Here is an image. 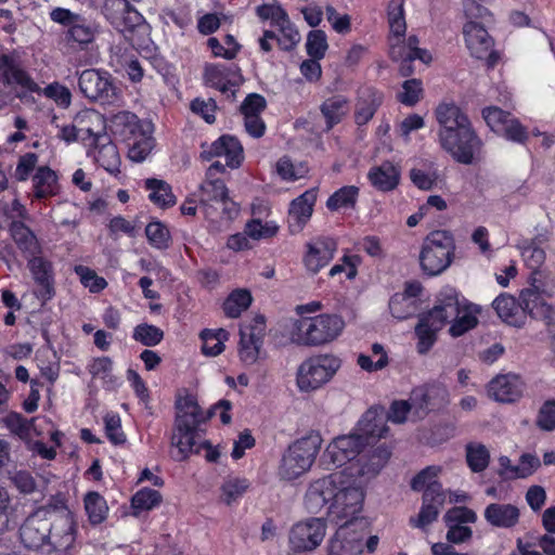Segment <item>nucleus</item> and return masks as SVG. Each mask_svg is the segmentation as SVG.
<instances>
[{
  "instance_id": "nucleus-44",
  "label": "nucleus",
  "mask_w": 555,
  "mask_h": 555,
  "mask_svg": "<svg viewBox=\"0 0 555 555\" xmlns=\"http://www.w3.org/2000/svg\"><path fill=\"white\" fill-rule=\"evenodd\" d=\"M145 188L150 191L149 198L160 208L171 207L176 204V196L170 185L159 179H147Z\"/></svg>"
},
{
  "instance_id": "nucleus-10",
  "label": "nucleus",
  "mask_w": 555,
  "mask_h": 555,
  "mask_svg": "<svg viewBox=\"0 0 555 555\" xmlns=\"http://www.w3.org/2000/svg\"><path fill=\"white\" fill-rule=\"evenodd\" d=\"M356 519H345L330 539L327 550L343 555H360L363 551L365 524Z\"/></svg>"
},
{
  "instance_id": "nucleus-14",
  "label": "nucleus",
  "mask_w": 555,
  "mask_h": 555,
  "mask_svg": "<svg viewBox=\"0 0 555 555\" xmlns=\"http://www.w3.org/2000/svg\"><path fill=\"white\" fill-rule=\"evenodd\" d=\"M50 17L53 22L66 26L68 38L81 46L92 42L98 31L93 22L64 8L52 10Z\"/></svg>"
},
{
  "instance_id": "nucleus-56",
  "label": "nucleus",
  "mask_w": 555,
  "mask_h": 555,
  "mask_svg": "<svg viewBox=\"0 0 555 555\" xmlns=\"http://www.w3.org/2000/svg\"><path fill=\"white\" fill-rule=\"evenodd\" d=\"M275 171L284 181H296L308 173V168L304 164H294L288 157L284 156L276 162Z\"/></svg>"
},
{
  "instance_id": "nucleus-27",
  "label": "nucleus",
  "mask_w": 555,
  "mask_h": 555,
  "mask_svg": "<svg viewBox=\"0 0 555 555\" xmlns=\"http://www.w3.org/2000/svg\"><path fill=\"white\" fill-rule=\"evenodd\" d=\"M389 44L390 56L393 61L412 62L420 60L425 64L431 61L430 53L417 47L418 39L415 36H410L408 39H405L404 36H400V39H397L393 35L389 37Z\"/></svg>"
},
{
  "instance_id": "nucleus-33",
  "label": "nucleus",
  "mask_w": 555,
  "mask_h": 555,
  "mask_svg": "<svg viewBox=\"0 0 555 555\" xmlns=\"http://www.w3.org/2000/svg\"><path fill=\"white\" fill-rule=\"evenodd\" d=\"M435 488L425 491L423 494V505L416 517L410 519V524L415 528L425 529L434 522L446 502V493L436 492Z\"/></svg>"
},
{
  "instance_id": "nucleus-25",
  "label": "nucleus",
  "mask_w": 555,
  "mask_h": 555,
  "mask_svg": "<svg viewBox=\"0 0 555 555\" xmlns=\"http://www.w3.org/2000/svg\"><path fill=\"white\" fill-rule=\"evenodd\" d=\"M28 269L38 285L37 297L47 301L54 295V274L52 263L42 257H29Z\"/></svg>"
},
{
  "instance_id": "nucleus-21",
  "label": "nucleus",
  "mask_w": 555,
  "mask_h": 555,
  "mask_svg": "<svg viewBox=\"0 0 555 555\" xmlns=\"http://www.w3.org/2000/svg\"><path fill=\"white\" fill-rule=\"evenodd\" d=\"M524 383L516 374H501L487 385L488 397L500 403H512L519 400L524 393Z\"/></svg>"
},
{
  "instance_id": "nucleus-20",
  "label": "nucleus",
  "mask_w": 555,
  "mask_h": 555,
  "mask_svg": "<svg viewBox=\"0 0 555 555\" xmlns=\"http://www.w3.org/2000/svg\"><path fill=\"white\" fill-rule=\"evenodd\" d=\"M201 157L204 160L224 157L229 167L237 168L244 158V154L241 143L235 138L222 135L210 144L203 143Z\"/></svg>"
},
{
  "instance_id": "nucleus-11",
  "label": "nucleus",
  "mask_w": 555,
  "mask_h": 555,
  "mask_svg": "<svg viewBox=\"0 0 555 555\" xmlns=\"http://www.w3.org/2000/svg\"><path fill=\"white\" fill-rule=\"evenodd\" d=\"M365 447V440L356 431L335 438L325 449L322 462L327 469L345 465L356 459Z\"/></svg>"
},
{
  "instance_id": "nucleus-57",
  "label": "nucleus",
  "mask_w": 555,
  "mask_h": 555,
  "mask_svg": "<svg viewBox=\"0 0 555 555\" xmlns=\"http://www.w3.org/2000/svg\"><path fill=\"white\" fill-rule=\"evenodd\" d=\"M389 309L398 320H404L415 312V299H411L409 295L395 294L389 301Z\"/></svg>"
},
{
  "instance_id": "nucleus-41",
  "label": "nucleus",
  "mask_w": 555,
  "mask_h": 555,
  "mask_svg": "<svg viewBox=\"0 0 555 555\" xmlns=\"http://www.w3.org/2000/svg\"><path fill=\"white\" fill-rule=\"evenodd\" d=\"M253 295L247 288H235L224 299L222 311L230 319L240 318L253 304Z\"/></svg>"
},
{
  "instance_id": "nucleus-22",
  "label": "nucleus",
  "mask_w": 555,
  "mask_h": 555,
  "mask_svg": "<svg viewBox=\"0 0 555 555\" xmlns=\"http://www.w3.org/2000/svg\"><path fill=\"white\" fill-rule=\"evenodd\" d=\"M466 298L454 287L444 286L437 295L434 307L428 311L438 325H446L455 315Z\"/></svg>"
},
{
  "instance_id": "nucleus-52",
  "label": "nucleus",
  "mask_w": 555,
  "mask_h": 555,
  "mask_svg": "<svg viewBox=\"0 0 555 555\" xmlns=\"http://www.w3.org/2000/svg\"><path fill=\"white\" fill-rule=\"evenodd\" d=\"M466 460L469 468L479 473L487 468L490 461V452L482 443H468L466 446Z\"/></svg>"
},
{
  "instance_id": "nucleus-48",
  "label": "nucleus",
  "mask_w": 555,
  "mask_h": 555,
  "mask_svg": "<svg viewBox=\"0 0 555 555\" xmlns=\"http://www.w3.org/2000/svg\"><path fill=\"white\" fill-rule=\"evenodd\" d=\"M390 36H405L406 23L404 17V0H390L387 9Z\"/></svg>"
},
{
  "instance_id": "nucleus-53",
  "label": "nucleus",
  "mask_w": 555,
  "mask_h": 555,
  "mask_svg": "<svg viewBox=\"0 0 555 555\" xmlns=\"http://www.w3.org/2000/svg\"><path fill=\"white\" fill-rule=\"evenodd\" d=\"M230 75L231 70L224 65H207L205 67L204 78L209 86L225 93L230 90L228 86Z\"/></svg>"
},
{
  "instance_id": "nucleus-26",
  "label": "nucleus",
  "mask_w": 555,
  "mask_h": 555,
  "mask_svg": "<svg viewBox=\"0 0 555 555\" xmlns=\"http://www.w3.org/2000/svg\"><path fill=\"white\" fill-rule=\"evenodd\" d=\"M386 411L383 408H371L362 415L356 433L363 437L366 446L370 440L386 437L388 433Z\"/></svg>"
},
{
  "instance_id": "nucleus-39",
  "label": "nucleus",
  "mask_w": 555,
  "mask_h": 555,
  "mask_svg": "<svg viewBox=\"0 0 555 555\" xmlns=\"http://www.w3.org/2000/svg\"><path fill=\"white\" fill-rule=\"evenodd\" d=\"M93 145L94 160L109 173H118L120 156L116 145L112 143L107 137L106 140H100V142L94 143Z\"/></svg>"
},
{
  "instance_id": "nucleus-34",
  "label": "nucleus",
  "mask_w": 555,
  "mask_h": 555,
  "mask_svg": "<svg viewBox=\"0 0 555 555\" xmlns=\"http://www.w3.org/2000/svg\"><path fill=\"white\" fill-rule=\"evenodd\" d=\"M492 306L505 323L517 327L525 325L524 309L520 300L518 301L514 296L503 293L493 300Z\"/></svg>"
},
{
  "instance_id": "nucleus-16",
  "label": "nucleus",
  "mask_w": 555,
  "mask_h": 555,
  "mask_svg": "<svg viewBox=\"0 0 555 555\" xmlns=\"http://www.w3.org/2000/svg\"><path fill=\"white\" fill-rule=\"evenodd\" d=\"M465 43L470 54L478 59L487 61L489 66H493L498 60L493 51V40L487 29L475 21H469L463 28Z\"/></svg>"
},
{
  "instance_id": "nucleus-13",
  "label": "nucleus",
  "mask_w": 555,
  "mask_h": 555,
  "mask_svg": "<svg viewBox=\"0 0 555 555\" xmlns=\"http://www.w3.org/2000/svg\"><path fill=\"white\" fill-rule=\"evenodd\" d=\"M390 450L387 446L380 444L369 454L362 455L356 463H352L344 472L348 478L357 481L364 491V485L374 478L387 464L390 457Z\"/></svg>"
},
{
  "instance_id": "nucleus-60",
  "label": "nucleus",
  "mask_w": 555,
  "mask_h": 555,
  "mask_svg": "<svg viewBox=\"0 0 555 555\" xmlns=\"http://www.w3.org/2000/svg\"><path fill=\"white\" fill-rule=\"evenodd\" d=\"M145 235L149 243L157 249H165L169 246V231L163 223L158 221L150 222L146 225Z\"/></svg>"
},
{
  "instance_id": "nucleus-19",
  "label": "nucleus",
  "mask_w": 555,
  "mask_h": 555,
  "mask_svg": "<svg viewBox=\"0 0 555 555\" xmlns=\"http://www.w3.org/2000/svg\"><path fill=\"white\" fill-rule=\"evenodd\" d=\"M436 118L439 124V142L447 141L455 132L472 128L468 116L455 104L442 103L438 105Z\"/></svg>"
},
{
  "instance_id": "nucleus-28",
  "label": "nucleus",
  "mask_w": 555,
  "mask_h": 555,
  "mask_svg": "<svg viewBox=\"0 0 555 555\" xmlns=\"http://www.w3.org/2000/svg\"><path fill=\"white\" fill-rule=\"evenodd\" d=\"M75 542V524L68 515L56 517L52 520V530L48 539V553L54 551L57 554L69 550Z\"/></svg>"
},
{
  "instance_id": "nucleus-54",
  "label": "nucleus",
  "mask_w": 555,
  "mask_h": 555,
  "mask_svg": "<svg viewBox=\"0 0 555 555\" xmlns=\"http://www.w3.org/2000/svg\"><path fill=\"white\" fill-rule=\"evenodd\" d=\"M437 320L430 319V314H425L415 327L416 336L418 337L420 345L423 347H430L435 344L437 333L444 326L438 325Z\"/></svg>"
},
{
  "instance_id": "nucleus-8",
  "label": "nucleus",
  "mask_w": 555,
  "mask_h": 555,
  "mask_svg": "<svg viewBox=\"0 0 555 555\" xmlns=\"http://www.w3.org/2000/svg\"><path fill=\"white\" fill-rule=\"evenodd\" d=\"M326 529V522L321 517L296 522L288 534L291 548L296 553L314 551L323 542Z\"/></svg>"
},
{
  "instance_id": "nucleus-59",
  "label": "nucleus",
  "mask_w": 555,
  "mask_h": 555,
  "mask_svg": "<svg viewBox=\"0 0 555 555\" xmlns=\"http://www.w3.org/2000/svg\"><path fill=\"white\" fill-rule=\"evenodd\" d=\"M482 118L487 126L495 133H499L504 129L508 120L512 118V114L501 109L498 106H487L481 112Z\"/></svg>"
},
{
  "instance_id": "nucleus-40",
  "label": "nucleus",
  "mask_w": 555,
  "mask_h": 555,
  "mask_svg": "<svg viewBox=\"0 0 555 555\" xmlns=\"http://www.w3.org/2000/svg\"><path fill=\"white\" fill-rule=\"evenodd\" d=\"M11 236L26 258L40 253L36 235L23 222L13 221L10 228Z\"/></svg>"
},
{
  "instance_id": "nucleus-49",
  "label": "nucleus",
  "mask_w": 555,
  "mask_h": 555,
  "mask_svg": "<svg viewBox=\"0 0 555 555\" xmlns=\"http://www.w3.org/2000/svg\"><path fill=\"white\" fill-rule=\"evenodd\" d=\"M249 486L248 479L231 476L221 486V500L231 505L248 490Z\"/></svg>"
},
{
  "instance_id": "nucleus-62",
  "label": "nucleus",
  "mask_w": 555,
  "mask_h": 555,
  "mask_svg": "<svg viewBox=\"0 0 555 555\" xmlns=\"http://www.w3.org/2000/svg\"><path fill=\"white\" fill-rule=\"evenodd\" d=\"M75 272L79 276L81 284L91 293H99L107 286L104 278L99 276L93 270L85 266H76Z\"/></svg>"
},
{
  "instance_id": "nucleus-15",
  "label": "nucleus",
  "mask_w": 555,
  "mask_h": 555,
  "mask_svg": "<svg viewBox=\"0 0 555 555\" xmlns=\"http://www.w3.org/2000/svg\"><path fill=\"white\" fill-rule=\"evenodd\" d=\"M530 280L531 287L522 289L519 294L525 322L528 315L532 319L544 320L548 326V333L553 337V344H555V310L542 298L539 287L535 285V278L531 276Z\"/></svg>"
},
{
  "instance_id": "nucleus-5",
  "label": "nucleus",
  "mask_w": 555,
  "mask_h": 555,
  "mask_svg": "<svg viewBox=\"0 0 555 555\" xmlns=\"http://www.w3.org/2000/svg\"><path fill=\"white\" fill-rule=\"evenodd\" d=\"M204 216L211 222L220 219L230 221L238 215V206L228 196V189L220 179H206L199 188V206Z\"/></svg>"
},
{
  "instance_id": "nucleus-45",
  "label": "nucleus",
  "mask_w": 555,
  "mask_h": 555,
  "mask_svg": "<svg viewBox=\"0 0 555 555\" xmlns=\"http://www.w3.org/2000/svg\"><path fill=\"white\" fill-rule=\"evenodd\" d=\"M177 417L176 424L180 425V422L190 426H198V424L204 420L201 408L192 396H185L179 398L177 401Z\"/></svg>"
},
{
  "instance_id": "nucleus-47",
  "label": "nucleus",
  "mask_w": 555,
  "mask_h": 555,
  "mask_svg": "<svg viewBox=\"0 0 555 555\" xmlns=\"http://www.w3.org/2000/svg\"><path fill=\"white\" fill-rule=\"evenodd\" d=\"M83 501L85 508L91 524L99 525L105 520L108 512V506L106 504L105 499L99 492H88L85 495Z\"/></svg>"
},
{
  "instance_id": "nucleus-51",
  "label": "nucleus",
  "mask_w": 555,
  "mask_h": 555,
  "mask_svg": "<svg viewBox=\"0 0 555 555\" xmlns=\"http://www.w3.org/2000/svg\"><path fill=\"white\" fill-rule=\"evenodd\" d=\"M520 253L526 266L532 270V276H534L545 262L544 249L539 246L537 240H531L520 247Z\"/></svg>"
},
{
  "instance_id": "nucleus-31",
  "label": "nucleus",
  "mask_w": 555,
  "mask_h": 555,
  "mask_svg": "<svg viewBox=\"0 0 555 555\" xmlns=\"http://www.w3.org/2000/svg\"><path fill=\"white\" fill-rule=\"evenodd\" d=\"M481 306L465 299L455 315L450 321L448 333L456 338L474 330L479 323Z\"/></svg>"
},
{
  "instance_id": "nucleus-1",
  "label": "nucleus",
  "mask_w": 555,
  "mask_h": 555,
  "mask_svg": "<svg viewBox=\"0 0 555 555\" xmlns=\"http://www.w3.org/2000/svg\"><path fill=\"white\" fill-rule=\"evenodd\" d=\"M364 500L360 485L346 472H336L312 481L304 498L305 508L312 514L324 512L332 521L357 519Z\"/></svg>"
},
{
  "instance_id": "nucleus-17",
  "label": "nucleus",
  "mask_w": 555,
  "mask_h": 555,
  "mask_svg": "<svg viewBox=\"0 0 555 555\" xmlns=\"http://www.w3.org/2000/svg\"><path fill=\"white\" fill-rule=\"evenodd\" d=\"M52 530V520L47 513L39 511L30 515L20 529L22 543L31 550H39L47 546Z\"/></svg>"
},
{
  "instance_id": "nucleus-7",
  "label": "nucleus",
  "mask_w": 555,
  "mask_h": 555,
  "mask_svg": "<svg viewBox=\"0 0 555 555\" xmlns=\"http://www.w3.org/2000/svg\"><path fill=\"white\" fill-rule=\"evenodd\" d=\"M78 85L81 93L91 101L105 105L119 100L118 89L106 72L86 69L80 73Z\"/></svg>"
},
{
  "instance_id": "nucleus-43",
  "label": "nucleus",
  "mask_w": 555,
  "mask_h": 555,
  "mask_svg": "<svg viewBox=\"0 0 555 555\" xmlns=\"http://www.w3.org/2000/svg\"><path fill=\"white\" fill-rule=\"evenodd\" d=\"M266 318L262 314H255L249 322L241 326L242 347H258L266 334Z\"/></svg>"
},
{
  "instance_id": "nucleus-37",
  "label": "nucleus",
  "mask_w": 555,
  "mask_h": 555,
  "mask_svg": "<svg viewBox=\"0 0 555 555\" xmlns=\"http://www.w3.org/2000/svg\"><path fill=\"white\" fill-rule=\"evenodd\" d=\"M367 178L375 189L389 192L399 184L400 171L393 164L386 162L371 168Z\"/></svg>"
},
{
  "instance_id": "nucleus-23",
  "label": "nucleus",
  "mask_w": 555,
  "mask_h": 555,
  "mask_svg": "<svg viewBox=\"0 0 555 555\" xmlns=\"http://www.w3.org/2000/svg\"><path fill=\"white\" fill-rule=\"evenodd\" d=\"M0 82L17 86L26 92H39V85L30 75L7 54H0Z\"/></svg>"
},
{
  "instance_id": "nucleus-42",
  "label": "nucleus",
  "mask_w": 555,
  "mask_h": 555,
  "mask_svg": "<svg viewBox=\"0 0 555 555\" xmlns=\"http://www.w3.org/2000/svg\"><path fill=\"white\" fill-rule=\"evenodd\" d=\"M128 157L135 163L144 162L154 149V138L151 134L150 126L145 125L135 135L130 137Z\"/></svg>"
},
{
  "instance_id": "nucleus-35",
  "label": "nucleus",
  "mask_w": 555,
  "mask_h": 555,
  "mask_svg": "<svg viewBox=\"0 0 555 555\" xmlns=\"http://www.w3.org/2000/svg\"><path fill=\"white\" fill-rule=\"evenodd\" d=\"M483 516L491 526L507 529L518 524L520 511L514 504L492 503L486 507Z\"/></svg>"
},
{
  "instance_id": "nucleus-12",
  "label": "nucleus",
  "mask_w": 555,
  "mask_h": 555,
  "mask_svg": "<svg viewBox=\"0 0 555 555\" xmlns=\"http://www.w3.org/2000/svg\"><path fill=\"white\" fill-rule=\"evenodd\" d=\"M390 450L387 446L380 444L369 454L362 455L356 463H352L344 472L348 478L357 481L364 491V485L374 478L387 464L390 457Z\"/></svg>"
},
{
  "instance_id": "nucleus-6",
  "label": "nucleus",
  "mask_w": 555,
  "mask_h": 555,
  "mask_svg": "<svg viewBox=\"0 0 555 555\" xmlns=\"http://www.w3.org/2000/svg\"><path fill=\"white\" fill-rule=\"evenodd\" d=\"M345 327L344 320L337 314H320L314 318H304L297 323L306 344L324 345L336 339Z\"/></svg>"
},
{
  "instance_id": "nucleus-61",
  "label": "nucleus",
  "mask_w": 555,
  "mask_h": 555,
  "mask_svg": "<svg viewBox=\"0 0 555 555\" xmlns=\"http://www.w3.org/2000/svg\"><path fill=\"white\" fill-rule=\"evenodd\" d=\"M327 48V37L323 30H312L308 34L306 49L311 57L315 60L323 59Z\"/></svg>"
},
{
  "instance_id": "nucleus-38",
  "label": "nucleus",
  "mask_w": 555,
  "mask_h": 555,
  "mask_svg": "<svg viewBox=\"0 0 555 555\" xmlns=\"http://www.w3.org/2000/svg\"><path fill=\"white\" fill-rule=\"evenodd\" d=\"M33 191L39 199L55 196L60 191L56 172L47 166L37 168L33 177Z\"/></svg>"
},
{
  "instance_id": "nucleus-64",
  "label": "nucleus",
  "mask_w": 555,
  "mask_h": 555,
  "mask_svg": "<svg viewBox=\"0 0 555 555\" xmlns=\"http://www.w3.org/2000/svg\"><path fill=\"white\" fill-rule=\"evenodd\" d=\"M278 230L279 227L273 221L263 223L260 220H251L245 227L247 236L256 241L272 237Z\"/></svg>"
},
{
  "instance_id": "nucleus-32",
  "label": "nucleus",
  "mask_w": 555,
  "mask_h": 555,
  "mask_svg": "<svg viewBox=\"0 0 555 555\" xmlns=\"http://www.w3.org/2000/svg\"><path fill=\"white\" fill-rule=\"evenodd\" d=\"M382 102L383 94L374 88H360L354 104V122L358 126L366 125L373 118Z\"/></svg>"
},
{
  "instance_id": "nucleus-9",
  "label": "nucleus",
  "mask_w": 555,
  "mask_h": 555,
  "mask_svg": "<svg viewBox=\"0 0 555 555\" xmlns=\"http://www.w3.org/2000/svg\"><path fill=\"white\" fill-rule=\"evenodd\" d=\"M439 144L455 162L463 165L475 163L483 145L473 127L453 133L447 141H440Z\"/></svg>"
},
{
  "instance_id": "nucleus-36",
  "label": "nucleus",
  "mask_w": 555,
  "mask_h": 555,
  "mask_svg": "<svg viewBox=\"0 0 555 555\" xmlns=\"http://www.w3.org/2000/svg\"><path fill=\"white\" fill-rule=\"evenodd\" d=\"M320 111L325 119L327 129H332L348 116L350 102L345 95L335 94L322 102Z\"/></svg>"
},
{
  "instance_id": "nucleus-30",
  "label": "nucleus",
  "mask_w": 555,
  "mask_h": 555,
  "mask_svg": "<svg viewBox=\"0 0 555 555\" xmlns=\"http://www.w3.org/2000/svg\"><path fill=\"white\" fill-rule=\"evenodd\" d=\"M74 121L77 126L80 141L86 145H93L100 140H106V135H101L103 130V117L94 109H83L76 114Z\"/></svg>"
},
{
  "instance_id": "nucleus-29",
  "label": "nucleus",
  "mask_w": 555,
  "mask_h": 555,
  "mask_svg": "<svg viewBox=\"0 0 555 555\" xmlns=\"http://www.w3.org/2000/svg\"><path fill=\"white\" fill-rule=\"evenodd\" d=\"M317 191L308 190L295 198L288 210V227L292 233H299L312 216Z\"/></svg>"
},
{
  "instance_id": "nucleus-55",
  "label": "nucleus",
  "mask_w": 555,
  "mask_h": 555,
  "mask_svg": "<svg viewBox=\"0 0 555 555\" xmlns=\"http://www.w3.org/2000/svg\"><path fill=\"white\" fill-rule=\"evenodd\" d=\"M440 467L438 466H429L423 469L412 481V488L416 491L424 490L429 491L431 488H435L438 493H444L442 491L441 485L437 481V477L440 473Z\"/></svg>"
},
{
  "instance_id": "nucleus-46",
  "label": "nucleus",
  "mask_w": 555,
  "mask_h": 555,
  "mask_svg": "<svg viewBox=\"0 0 555 555\" xmlns=\"http://www.w3.org/2000/svg\"><path fill=\"white\" fill-rule=\"evenodd\" d=\"M112 130L115 133L131 139L130 137L135 135L145 126L142 125L137 115L124 111L112 116L111 118Z\"/></svg>"
},
{
  "instance_id": "nucleus-3",
  "label": "nucleus",
  "mask_w": 555,
  "mask_h": 555,
  "mask_svg": "<svg viewBox=\"0 0 555 555\" xmlns=\"http://www.w3.org/2000/svg\"><path fill=\"white\" fill-rule=\"evenodd\" d=\"M454 241L447 231H434L423 242L420 264L424 273L434 276L442 273L452 262Z\"/></svg>"
},
{
  "instance_id": "nucleus-4",
  "label": "nucleus",
  "mask_w": 555,
  "mask_h": 555,
  "mask_svg": "<svg viewBox=\"0 0 555 555\" xmlns=\"http://www.w3.org/2000/svg\"><path fill=\"white\" fill-rule=\"evenodd\" d=\"M340 367V360L332 354H319L305 360L296 372L300 392H312L327 384Z\"/></svg>"
},
{
  "instance_id": "nucleus-2",
  "label": "nucleus",
  "mask_w": 555,
  "mask_h": 555,
  "mask_svg": "<svg viewBox=\"0 0 555 555\" xmlns=\"http://www.w3.org/2000/svg\"><path fill=\"white\" fill-rule=\"evenodd\" d=\"M321 444L322 438L318 433H310L293 442L281 459L278 470L280 478L283 480H294L308 472L315 460Z\"/></svg>"
},
{
  "instance_id": "nucleus-58",
  "label": "nucleus",
  "mask_w": 555,
  "mask_h": 555,
  "mask_svg": "<svg viewBox=\"0 0 555 555\" xmlns=\"http://www.w3.org/2000/svg\"><path fill=\"white\" fill-rule=\"evenodd\" d=\"M162 502V495L158 491L150 488L139 490L131 500V506L135 513L150 511Z\"/></svg>"
},
{
  "instance_id": "nucleus-50",
  "label": "nucleus",
  "mask_w": 555,
  "mask_h": 555,
  "mask_svg": "<svg viewBox=\"0 0 555 555\" xmlns=\"http://www.w3.org/2000/svg\"><path fill=\"white\" fill-rule=\"evenodd\" d=\"M359 196V189L354 185L343 186L334 192L326 202L330 210L353 207Z\"/></svg>"
},
{
  "instance_id": "nucleus-18",
  "label": "nucleus",
  "mask_w": 555,
  "mask_h": 555,
  "mask_svg": "<svg viewBox=\"0 0 555 555\" xmlns=\"http://www.w3.org/2000/svg\"><path fill=\"white\" fill-rule=\"evenodd\" d=\"M204 443V437L198 426H190L180 422L175 425L171 437L172 456L177 461H184L193 453H199Z\"/></svg>"
},
{
  "instance_id": "nucleus-63",
  "label": "nucleus",
  "mask_w": 555,
  "mask_h": 555,
  "mask_svg": "<svg viewBox=\"0 0 555 555\" xmlns=\"http://www.w3.org/2000/svg\"><path fill=\"white\" fill-rule=\"evenodd\" d=\"M38 93H42L48 99L54 101V103L63 108H67L72 103V93L69 89L59 82H52L44 87L40 88Z\"/></svg>"
},
{
  "instance_id": "nucleus-24",
  "label": "nucleus",
  "mask_w": 555,
  "mask_h": 555,
  "mask_svg": "<svg viewBox=\"0 0 555 555\" xmlns=\"http://www.w3.org/2000/svg\"><path fill=\"white\" fill-rule=\"evenodd\" d=\"M337 244L331 237H318L307 244V253L304 258L306 268L317 273L328 264L334 258Z\"/></svg>"
}]
</instances>
